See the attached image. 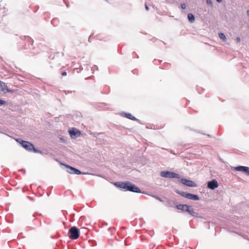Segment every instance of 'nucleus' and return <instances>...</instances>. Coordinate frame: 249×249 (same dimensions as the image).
I'll use <instances>...</instances> for the list:
<instances>
[{
  "instance_id": "obj_1",
  "label": "nucleus",
  "mask_w": 249,
  "mask_h": 249,
  "mask_svg": "<svg viewBox=\"0 0 249 249\" xmlns=\"http://www.w3.org/2000/svg\"><path fill=\"white\" fill-rule=\"evenodd\" d=\"M114 185L119 188L124 189L126 191H129L133 192L140 193L141 192L140 189L131 183L130 182H118L114 183Z\"/></svg>"
},
{
  "instance_id": "obj_2",
  "label": "nucleus",
  "mask_w": 249,
  "mask_h": 249,
  "mask_svg": "<svg viewBox=\"0 0 249 249\" xmlns=\"http://www.w3.org/2000/svg\"><path fill=\"white\" fill-rule=\"evenodd\" d=\"M17 142L19 143L27 150L36 152V149L34 148V145L31 142L22 140L21 139L16 140Z\"/></svg>"
},
{
  "instance_id": "obj_3",
  "label": "nucleus",
  "mask_w": 249,
  "mask_h": 249,
  "mask_svg": "<svg viewBox=\"0 0 249 249\" xmlns=\"http://www.w3.org/2000/svg\"><path fill=\"white\" fill-rule=\"evenodd\" d=\"M177 208L178 210H180L182 211L187 212L190 214L195 216L196 213L194 211V210L191 208L189 206L186 204H179L177 206Z\"/></svg>"
},
{
  "instance_id": "obj_4",
  "label": "nucleus",
  "mask_w": 249,
  "mask_h": 249,
  "mask_svg": "<svg viewBox=\"0 0 249 249\" xmlns=\"http://www.w3.org/2000/svg\"><path fill=\"white\" fill-rule=\"evenodd\" d=\"M69 236L71 239H76L79 237V230L76 227H71L69 231Z\"/></svg>"
},
{
  "instance_id": "obj_5",
  "label": "nucleus",
  "mask_w": 249,
  "mask_h": 249,
  "mask_svg": "<svg viewBox=\"0 0 249 249\" xmlns=\"http://www.w3.org/2000/svg\"><path fill=\"white\" fill-rule=\"evenodd\" d=\"M160 175L164 178H179V176L178 174L169 171H162L160 172Z\"/></svg>"
},
{
  "instance_id": "obj_6",
  "label": "nucleus",
  "mask_w": 249,
  "mask_h": 249,
  "mask_svg": "<svg viewBox=\"0 0 249 249\" xmlns=\"http://www.w3.org/2000/svg\"><path fill=\"white\" fill-rule=\"evenodd\" d=\"M11 92L12 91L8 89L6 84L0 81V94Z\"/></svg>"
},
{
  "instance_id": "obj_7",
  "label": "nucleus",
  "mask_w": 249,
  "mask_h": 249,
  "mask_svg": "<svg viewBox=\"0 0 249 249\" xmlns=\"http://www.w3.org/2000/svg\"><path fill=\"white\" fill-rule=\"evenodd\" d=\"M233 170L237 171L242 172L247 176H249V167L243 166H239L233 168Z\"/></svg>"
},
{
  "instance_id": "obj_8",
  "label": "nucleus",
  "mask_w": 249,
  "mask_h": 249,
  "mask_svg": "<svg viewBox=\"0 0 249 249\" xmlns=\"http://www.w3.org/2000/svg\"><path fill=\"white\" fill-rule=\"evenodd\" d=\"M180 182L182 184L189 187H196L197 186L195 182H193L192 180H188L185 178L181 179Z\"/></svg>"
},
{
  "instance_id": "obj_9",
  "label": "nucleus",
  "mask_w": 249,
  "mask_h": 249,
  "mask_svg": "<svg viewBox=\"0 0 249 249\" xmlns=\"http://www.w3.org/2000/svg\"><path fill=\"white\" fill-rule=\"evenodd\" d=\"M218 182L215 179H213V180L209 181L208 183V187L211 189H214L218 187Z\"/></svg>"
},
{
  "instance_id": "obj_10",
  "label": "nucleus",
  "mask_w": 249,
  "mask_h": 249,
  "mask_svg": "<svg viewBox=\"0 0 249 249\" xmlns=\"http://www.w3.org/2000/svg\"><path fill=\"white\" fill-rule=\"evenodd\" d=\"M187 198L189 199L195 200L199 199V197L198 196L190 193H188V195H187Z\"/></svg>"
},
{
  "instance_id": "obj_11",
  "label": "nucleus",
  "mask_w": 249,
  "mask_h": 249,
  "mask_svg": "<svg viewBox=\"0 0 249 249\" xmlns=\"http://www.w3.org/2000/svg\"><path fill=\"white\" fill-rule=\"evenodd\" d=\"M188 18L191 22H193L195 19L194 16L191 13L188 14Z\"/></svg>"
},
{
  "instance_id": "obj_12",
  "label": "nucleus",
  "mask_w": 249,
  "mask_h": 249,
  "mask_svg": "<svg viewBox=\"0 0 249 249\" xmlns=\"http://www.w3.org/2000/svg\"><path fill=\"white\" fill-rule=\"evenodd\" d=\"M125 117H127V118L129 119L132 120H136V118L135 117L133 116L130 113H126V114H125Z\"/></svg>"
},
{
  "instance_id": "obj_13",
  "label": "nucleus",
  "mask_w": 249,
  "mask_h": 249,
  "mask_svg": "<svg viewBox=\"0 0 249 249\" xmlns=\"http://www.w3.org/2000/svg\"><path fill=\"white\" fill-rule=\"evenodd\" d=\"M66 167L67 168H68L69 169V170H68V172L69 173H71V174H73V172H74V170H72V169H74V168L73 167H72L69 165H65Z\"/></svg>"
},
{
  "instance_id": "obj_14",
  "label": "nucleus",
  "mask_w": 249,
  "mask_h": 249,
  "mask_svg": "<svg viewBox=\"0 0 249 249\" xmlns=\"http://www.w3.org/2000/svg\"><path fill=\"white\" fill-rule=\"evenodd\" d=\"M219 36L221 39H223L224 41H225L226 40V37L223 33H219Z\"/></svg>"
},
{
  "instance_id": "obj_15",
  "label": "nucleus",
  "mask_w": 249,
  "mask_h": 249,
  "mask_svg": "<svg viewBox=\"0 0 249 249\" xmlns=\"http://www.w3.org/2000/svg\"><path fill=\"white\" fill-rule=\"evenodd\" d=\"M72 170H74L73 174H75L77 175H79V174H81L80 171H79V170H78L77 169L74 168V169H72Z\"/></svg>"
},
{
  "instance_id": "obj_16",
  "label": "nucleus",
  "mask_w": 249,
  "mask_h": 249,
  "mask_svg": "<svg viewBox=\"0 0 249 249\" xmlns=\"http://www.w3.org/2000/svg\"><path fill=\"white\" fill-rule=\"evenodd\" d=\"M179 194L181 196H183V197L187 198V195H188V193L182 192V193H180Z\"/></svg>"
},
{
  "instance_id": "obj_17",
  "label": "nucleus",
  "mask_w": 249,
  "mask_h": 249,
  "mask_svg": "<svg viewBox=\"0 0 249 249\" xmlns=\"http://www.w3.org/2000/svg\"><path fill=\"white\" fill-rule=\"evenodd\" d=\"M6 103L4 101L0 99V106L5 104Z\"/></svg>"
},
{
  "instance_id": "obj_18",
  "label": "nucleus",
  "mask_w": 249,
  "mask_h": 249,
  "mask_svg": "<svg viewBox=\"0 0 249 249\" xmlns=\"http://www.w3.org/2000/svg\"><path fill=\"white\" fill-rule=\"evenodd\" d=\"M181 8H182V9H185V8H186V5H185V4H184V3L181 4Z\"/></svg>"
},
{
  "instance_id": "obj_19",
  "label": "nucleus",
  "mask_w": 249,
  "mask_h": 249,
  "mask_svg": "<svg viewBox=\"0 0 249 249\" xmlns=\"http://www.w3.org/2000/svg\"><path fill=\"white\" fill-rule=\"evenodd\" d=\"M240 40H241V39H240V38L239 37H237L236 38V41H237V42L238 43H239L240 42Z\"/></svg>"
},
{
  "instance_id": "obj_20",
  "label": "nucleus",
  "mask_w": 249,
  "mask_h": 249,
  "mask_svg": "<svg viewBox=\"0 0 249 249\" xmlns=\"http://www.w3.org/2000/svg\"><path fill=\"white\" fill-rule=\"evenodd\" d=\"M62 76H66L67 75V72L66 71H63L61 73Z\"/></svg>"
},
{
  "instance_id": "obj_21",
  "label": "nucleus",
  "mask_w": 249,
  "mask_h": 249,
  "mask_svg": "<svg viewBox=\"0 0 249 249\" xmlns=\"http://www.w3.org/2000/svg\"><path fill=\"white\" fill-rule=\"evenodd\" d=\"M145 9L146 10H149V8L147 6V5H145Z\"/></svg>"
},
{
  "instance_id": "obj_22",
  "label": "nucleus",
  "mask_w": 249,
  "mask_h": 249,
  "mask_svg": "<svg viewBox=\"0 0 249 249\" xmlns=\"http://www.w3.org/2000/svg\"><path fill=\"white\" fill-rule=\"evenodd\" d=\"M207 3H211L210 0H207Z\"/></svg>"
},
{
  "instance_id": "obj_23",
  "label": "nucleus",
  "mask_w": 249,
  "mask_h": 249,
  "mask_svg": "<svg viewBox=\"0 0 249 249\" xmlns=\"http://www.w3.org/2000/svg\"><path fill=\"white\" fill-rule=\"evenodd\" d=\"M216 1L220 2L222 1V0H216Z\"/></svg>"
},
{
  "instance_id": "obj_24",
  "label": "nucleus",
  "mask_w": 249,
  "mask_h": 249,
  "mask_svg": "<svg viewBox=\"0 0 249 249\" xmlns=\"http://www.w3.org/2000/svg\"><path fill=\"white\" fill-rule=\"evenodd\" d=\"M247 14H248V16H249V10L248 11Z\"/></svg>"
},
{
  "instance_id": "obj_25",
  "label": "nucleus",
  "mask_w": 249,
  "mask_h": 249,
  "mask_svg": "<svg viewBox=\"0 0 249 249\" xmlns=\"http://www.w3.org/2000/svg\"><path fill=\"white\" fill-rule=\"evenodd\" d=\"M91 36H89V40L90 39H91Z\"/></svg>"
}]
</instances>
